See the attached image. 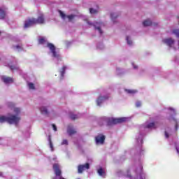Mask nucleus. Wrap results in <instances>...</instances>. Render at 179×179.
I'll use <instances>...</instances> for the list:
<instances>
[{
    "label": "nucleus",
    "mask_w": 179,
    "mask_h": 179,
    "mask_svg": "<svg viewBox=\"0 0 179 179\" xmlns=\"http://www.w3.org/2000/svg\"><path fill=\"white\" fill-rule=\"evenodd\" d=\"M159 124L156 120H153L152 117H150L149 120H146L143 124H140L138 132L136 136V145L139 148L138 166L135 171L136 178L134 179H146V173L143 172V166L141 157L145 154V148H143V138L149 130L156 129L159 127Z\"/></svg>",
    "instance_id": "f257e3e1"
},
{
    "label": "nucleus",
    "mask_w": 179,
    "mask_h": 179,
    "mask_svg": "<svg viewBox=\"0 0 179 179\" xmlns=\"http://www.w3.org/2000/svg\"><path fill=\"white\" fill-rule=\"evenodd\" d=\"M177 113L174 108H168V115L166 119L171 122L174 124V128L171 127L165 128V138L169 140L170 138L173 139V136L176 134L179 129V117L176 116Z\"/></svg>",
    "instance_id": "f03ea898"
},
{
    "label": "nucleus",
    "mask_w": 179,
    "mask_h": 179,
    "mask_svg": "<svg viewBox=\"0 0 179 179\" xmlns=\"http://www.w3.org/2000/svg\"><path fill=\"white\" fill-rule=\"evenodd\" d=\"M13 112L14 113L10 114L8 116L0 115V122H8L10 124H19L21 120L22 109L21 108L14 107Z\"/></svg>",
    "instance_id": "7ed1b4c3"
},
{
    "label": "nucleus",
    "mask_w": 179,
    "mask_h": 179,
    "mask_svg": "<svg viewBox=\"0 0 179 179\" xmlns=\"http://www.w3.org/2000/svg\"><path fill=\"white\" fill-rule=\"evenodd\" d=\"M47 47L49 48V55H51L54 59L57 61H60L62 59L59 51L57 50L55 45L52 43H47Z\"/></svg>",
    "instance_id": "20e7f679"
},
{
    "label": "nucleus",
    "mask_w": 179,
    "mask_h": 179,
    "mask_svg": "<svg viewBox=\"0 0 179 179\" xmlns=\"http://www.w3.org/2000/svg\"><path fill=\"white\" fill-rule=\"evenodd\" d=\"M131 117H105L108 125L116 124L117 123H122L123 122H128Z\"/></svg>",
    "instance_id": "39448f33"
},
{
    "label": "nucleus",
    "mask_w": 179,
    "mask_h": 179,
    "mask_svg": "<svg viewBox=\"0 0 179 179\" xmlns=\"http://www.w3.org/2000/svg\"><path fill=\"white\" fill-rule=\"evenodd\" d=\"M53 170L55 173V177L53 179H65L62 176V173L59 164H54Z\"/></svg>",
    "instance_id": "423d86ee"
},
{
    "label": "nucleus",
    "mask_w": 179,
    "mask_h": 179,
    "mask_svg": "<svg viewBox=\"0 0 179 179\" xmlns=\"http://www.w3.org/2000/svg\"><path fill=\"white\" fill-rule=\"evenodd\" d=\"M87 22L90 26H94L95 29L98 30L100 34H103V30H101V27L105 25L103 22H94V23H92V22L87 20Z\"/></svg>",
    "instance_id": "0eeeda50"
},
{
    "label": "nucleus",
    "mask_w": 179,
    "mask_h": 179,
    "mask_svg": "<svg viewBox=\"0 0 179 179\" xmlns=\"http://www.w3.org/2000/svg\"><path fill=\"white\" fill-rule=\"evenodd\" d=\"M40 110L43 115H50L51 112H53L51 105H43L41 106Z\"/></svg>",
    "instance_id": "6e6552de"
},
{
    "label": "nucleus",
    "mask_w": 179,
    "mask_h": 179,
    "mask_svg": "<svg viewBox=\"0 0 179 179\" xmlns=\"http://www.w3.org/2000/svg\"><path fill=\"white\" fill-rule=\"evenodd\" d=\"M109 99V95H99L96 99V103L98 106H101L102 103L107 101Z\"/></svg>",
    "instance_id": "1a4fd4ad"
},
{
    "label": "nucleus",
    "mask_w": 179,
    "mask_h": 179,
    "mask_svg": "<svg viewBox=\"0 0 179 179\" xmlns=\"http://www.w3.org/2000/svg\"><path fill=\"white\" fill-rule=\"evenodd\" d=\"M34 24H36V18L35 17H31V19H27V20H24V28L27 29L28 27H31V26H34Z\"/></svg>",
    "instance_id": "9d476101"
},
{
    "label": "nucleus",
    "mask_w": 179,
    "mask_h": 179,
    "mask_svg": "<svg viewBox=\"0 0 179 179\" xmlns=\"http://www.w3.org/2000/svg\"><path fill=\"white\" fill-rule=\"evenodd\" d=\"M18 43L17 44H14L13 45V49L15 51H17V52H20V51H23L24 50V47H23V44L22 43H21L20 38L17 39Z\"/></svg>",
    "instance_id": "9b49d317"
},
{
    "label": "nucleus",
    "mask_w": 179,
    "mask_h": 179,
    "mask_svg": "<svg viewBox=\"0 0 179 179\" xmlns=\"http://www.w3.org/2000/svg\"><path fill=\"white\" fill-rule=\"evenodd\" d=\"M105 140H106V136H103V134H98V136L95 137L96 144L97 145L104 144Z\"/></svg>",
    "instance_id": "f8f14e48"
},
{
    "label": "nucleus",
    "mask_w": 179,
    "mask_h": 179,
    "mask_svg": "<svg viewBox=\"0 0 179 179\" xmlns=\"http://www.w3.org/2000/svg\"><path fill=\"white\" fill-rule=\"evenodd\" d=\"M90 165L89 163L85 164L83 165H78V173H83L84 171L90 169Z\"/></svg>",
    "instance_id": "ddd939ff"
},
{
    "label": "nucleus",
    "mask_w": 179,
    "mask_h": 179,
    "mask_svg": "<svg viewBox=\"0 0 179 179\" xmlns=\"http://www.w3.org/2000/svg\"><path fill=\"white\" fill-rule=\"evenodd\" d=\"M162 41L168 45V47L171 48L175 44V40L171 37H169L167 38H164Z\"/></svg>",
    "instance_id": "4468645a"
},
{
    "label": "nucleus",
    "mask_w": 179,
    "mask_h": 179,
    "mask_svg": "<svg viewBox=\"0 0 179 179\" xmlns=\"http://www.w3.org/2000/svg\"><path fill=\"white\" fill-rule=\"evenodd\" d=\"M1 80L5 85H10L11 83H13V79L8 76H1Z\"/></svg>",
    "instance_id": "2eb2a0df"
},
{
    "label": "nucleus",
    "mask_w": 179,
    "mask_h": 179,
    "mask_svg": "<svg viewBox=\"0 0 179 179\" xmlns=\"http://www.w3.org/2000/svg\"><path fill=\"white\" fill-rule=\"evenodd\" d=\"M67 133L69 136H72L73 134H75V133H76V129H74L73 126L69 124L67 127Z\"/></svg>",
    "instance_id": "dca6fc26"
},
{
    "label": "nucleus",
    "mask_w": 179,
    "mask_h": 179,
    "mask_svg": "<svg viewBox=\"0 0 179 179\" xmlns=\"http://www.w3.org/2000/svg\"><path fill=\"white\" fill-rule=\"evenodd\" d=\"M67 69V66H62V69L59 71L60 79L62 80L64 78V75L66 73V71Z\"/></svg>",
    "instance_id": "f3484780"
},
{
    "label": "nucleus",
    "mask_w": 179,
    "mask_h": 179,
    "mask_svg": "<svg viewBox=\"0 0 179 179\" xmlns=\"http://www.w3.org/2000/svg\"><path fill=\"white\" fill-rule=\"evenodd\" d=\"M6 15V10L5 7H0V19H4Z\"/></svg>",
    "instance_id": "a211bd4d"
},
{
    "label": "nucleus",
    "mask_w": 179,
    "mask_h": 179,
    "mask_svg": "<svg viewBox=\"0 0 179 179\" xmlns=\"http://www.w3.org/2000/svg\"><path fill=\"white\" fill-rule=\"evenodd\" d=\"M98 174L99 176H101V178H106V171L103 169V168L98 169Z\"/></svg>",
    "instance_id": "6ab92c4d"
},
{
    "label": "nucleus",
    "mask_w": 179,
    "mask_h": 179,
    "mask_svg": "<svg viewBox=\"0 0 179 179\" xmlns=\"http://www.w3.org/2000/svg\"><path fill=\"white\" fill-rule=\"evenodd\" d=\"M45 19L43 15L38 16V19H35V24L36 23H44Z\"/></svg>",
    "instance_id": "aec40b11"
},
{
    "label": "nucleus",
    "mask_w": 179,
    "mask_h": 179,
    "mask_svg": "<svg viewBox=\"0 0 179 179\" xmlns=\"http://www.w3.org/2000/svg\"><path fill=\"white\" fill-rule=\"evenodd\" d=\"M119 16L117 13H110V17L114 23L117 22V17Z\"/></svg>",
    "instance_id": "412c9836"
},
{
    "label": "nucleus",
    "mask_w": 179,
    "mask_h": 179,
    "mask_svg": "<svg viewBox=\"0 0 179 179\" xmlns=\"http://www.w3.org/2000/svg\"><path fill=\"white\" fill-rule=\"evenodd\" d=\"M143 26H150L151 24H152V21L151 20V19H146L145 20H144V22H143Z\"/></svg>",
    "instance_id": "4be33fe9"
},
{
    "label": "nucleus",
    "mask_w": 179,
    "mask_h": 179,
    "mask_svg": "<svg viewBox=\"0 0 179 179\" xmlns=\"http://www.w3.org/2000/svg\"><path fill=\"white\" fill-rule=\"evenodd\" d=\"M8 66L12 71H20V67L17 65H8Z\"/></svg>",
    "instance_id": "5701e85b"
},
{
    "label": "nucleus",
    "mask_w": 179,
    "mask_h": 179,
    "mask_svg": "<svg viewBox=\"0 0 179 179\" xmlns=\"http://www.w3.org/2000/svg\"><path fill=\"white\" fill-rule=\"evenodd\" d=\"M124 73V69H121V68H116V74L118 76H121Z\"/></svg>",
    "instance_id": "b1692460"
},
{
    "label": "nucleus",
    "mask_w": 179,
    "mask_h": 179,
    "mask_svg": "<svg viewBox=\"0 0 179 179\" xmlns=\"http://www.w3.org/2000/svg\"><path fill=\"white\" fill-rule=\"evenodd\" d=\"M131 169H129L127 173H124V176H126L128 179H133L131 175Z\"/></svg>",
    "instance_id": "393cba45"
},
{
    "label": "nucleus",
    "mask_w": 179,
    "mask_h": 179,
    "mask_svg": "<svg viewBox=\"0 0 179 179\" xmlns=\"http://www.w3.org/2000/svg\"><path fill=\"white\" fill-rule=\"evenodd\" d=\"M48 141H49L50 148L51 149V151H54V145L52 144V141H51L50 136H49L48 137Z\"/></svg>",
    "instance_id": "a878e982"
},
{
    "label": "nucleus",
    "mask_w": 179,
    "mask_h": 179,
    "mask_svg": "<svg viewBox=\"0 0 179 179\" xmlns=\"http://www.w3.org/2000/svg\"><path fill=\"white\" fill-rule=\"evenodd\" d=\"M126 40H127V44H128L129 45H132L133 41H132V40H131V37H130L129 36H127Z\"/></svg>",
    "instance_id": "bb28decb"
},
{
    "label": "nucleus",
    "mask_w": 179,
    "mask_h": 179,
    "mask_svg": "<svg viewBox=\"0 0 179 179\" xmlns=\"http://www.w3.org/2000/svg\"><path fill=\"white\" fill-rule=\"evenodd\" d=\"M174 147L176 148L178 154H179V141L174 142Z\"/></svg>",
    "instance_id": "cd10ccee"
},
{
    "label": "nucleus",
    "mask_w": 179,
    "mask_h": 179,
    "mask_svg": "<svg viewBox=\"0 0 179 179\" xmlns=\"http://www.w3.org/2000/svg\"><path fill=\"white\" fill-rule=\"evenodd\" d=\"M96 48L99 50H103L105 46L104 44H103V43H99L96 45Z\"/></svg>",
    "instance_id": "c85d7f7f"
},
{
    "label": "nucleus",
    "mask_w": 179,
    "mask_h": 179,
    "mask_svg": "<svg viewBox=\"0 0 179 179\" xmlns=\"http://www.w3.org/2000/svg\"><path fill=\"white\" fill-rule=\"evenodd\" d=\"M38 42L40 44H45L46 43V40H45V38H44V37H41L38 39Z\"/></svg>",
    "instance_id": "c756f323"
},
{
    "label": "nucleus",
    "mask_w": 179,
    "mask_h": 179,
    "mask_svg": "<svg viewBox=\"0 0 179 179\" xmlns=\"http://www.w3.org/2000/svg\"><path fill=\"white\" fill-rule=\"evenodd\" d=\"M28 87L30 90H34V89H35V86H34V83H28Z\"/></svg>",
    "instance_id": "7c9ffc66"
},
{
    "label": "nucleus",
    "mask_w": 179,
    "mask_h": 179,
    "mask_svg": "<svg viewBox=\"0 0 179 179\" xmlns=\"http://www.w3.org/2000/svg\"><path fill=\"white\" fill-rule=\"evenodd\" d=\"M126 93H128V94H135V93H137V90H125Z\"/></svg>",
    "instance_id": "2f4dec72"
},
{
    "label": "nucleus",
    "mask_w": 179,
    "mask_h": 179,
    "mask_svg": "<svg viewBox=\"0 0 179 179\" xmlns=\"http://www.w3.org/2000/svg\"><path fill=\"white\" fill-rule=\"evenodd\" d=\"M173 34L176 36V37H179V29H174L173 30Z\"/></svg>",
    "instance_id": "473e14b6"
},
{
    "label": "nucleus",
    "mask_w": 179,
    "mask_h": 179,
    "mask_svg": "<svg viewBox=\"0 0 179 179\" xmlns=\"http://www.w3.org/2000/svg\"><path fill=\"white\" fill-rule=\"evenodd\" d=\"M59 13L60 15V16L62 17V19H65L66 18V13H63V11H61V10H59Z\"/></svg>",
    "instance_id": "72a5a7b5"
},
{
    "label": "nucleus",
    "mask_w": 179,
    "mask_h": 179,
    "mask_svg": "<svg viewBox=\"0 0 179 179\" xmlns=\"http://www.w3.org/2000/svg\"><path fill=\"white\" fill-rule=\"evenodd\" d=\"M76 15L73 14H71V15H67V17L69 19V20H72L73 19H74Z\"/></svg>",
    "instance_id": "f704fd0d"
},
{
    "label": "nucleus",
    "mask_w": 179,
    "mask_h": 179,
    "mask_svg": "<svg viewBox=\"0 0 179 179\" xmlns=\"http://www.w3.org/2000/svg\"><path fill=\"white\" fill-rule=\"evenodd\" d=\"M62 145H69V141L66 139H64L62 141V142L61 143Z\"/></svg>",
    "instance_id": "c9c22d12"
},
{
    "label": "nucleus",
    "mask_w": 179,
    "mask_h": 179,
    "mask_svg": "<svg viewBox=\"0 0 179 179\" xmlns=\"http://www.w3.org/2000/svg\"><path fill=\"white\" fill-rule=\"evenodd\" d=\"M141 105H142L141 101H136V106H137V108H139L140 106H141Z\"/></svg>",
    "instance_id": "e433bc0d"
},
{
    "label": "nucleus",
    "mask_w": 179,
    "mask_h": 179,
    "mask_svg": "<svg viewBox=\"0 0 179 179\" xmlns=\"http://www.w3.org/2000/svg\"><path fill=\"white\" fill-rule=\"evenodd\" d=\"M78 117V115H75V114H71L70 115L71 119H73V120L77 119Z\"/></svg>",
    "instance_id": "4c0bfd02"
},
{
    "label": "nucleus",
    "mask_w": 179,
    "mask_h": 179,
    "mask_svg": "<svg viewBox=\"0 0 179 179\" xmlns=\"http://www.w3.org/2000/svg\"><path fill=\"white\" fill-rule=\"evenodd\" d=\"M97 10H94V8H90V13H96Z\"/></svg>",
    "instance_id": "58836bf2"
},
{
    "label": "nucleus",
    "mask_w": 179,
    "mask_h": 179,
    "mask_svg": "<svg viewBox=\"0 0 179 179\" xmlns=\"http://www.w3.org/2000/svg\"><path fill=\"white\" fill-rule=\"evenodd\" d=\"M132 66L134 69H138V65H136V64H134V62H132Z\"/></svg>",
    "instance_id": "ea45409f"
},
{
    "label": "nucleus",
    "mask_w": 179,
    "mask_h": 179,
    "mask_svg": "<svg viewBox=\"0 0 179 179\" xmlns=\"http://www.w3.org/2000/svg\"><path fill=\"white\" fill-rule=\"evenodd\" d=\"M52 126L53 130H54L55 131H57V127L56 124H52Z\"/></svg>",
    "instance_id": "a19ab883"
},
{
    "label": "nucleus",
    "mask_w": 179,
    "mask_h": 179,
    "mask_svg": "<svg viewBox=\"0 0 179 179\" xmlns=\"http://www.w3.org/2000/svg\"><path fill=\"white\" fill-rule=\"evenodd\" d=\"M122 173H123V172H122V171H120L119 172V175H120V174H122Z\"/></svg>",
    "instance_id": "79ce46f5"
},
{
    "label": "nucleus",
    "mask_w": 179,
    "mask_h": 179,
    "mask_svg": "<svg viewBox=\"0 0 179 179\" xmlns=\"http://www.w3.org/2000/svg\"><path fill=\"white\" fill-rule=\"evenodd\" d=\"M30 136V133L27 132V136L29 137Z\"/></svg>",
    "instance_id": "37998d69"
},
{
    "label": "nucleus",
    "mask_w": 179,
    "mask_h": 179,
    "mask_svg": "<svg viewBox=\"0 0 179 179\" xmlns=\"http://www.w3.org/2000/svg\"><path fill=\"white\" fill-rule=\"evenodd\" d=\"M169 144H171V145H173V143H171V141H169Z\"/></svg>",
    "instance_id": "c03bdc74"
},
{
    "label": "nucleus",
    "mask_w": 179,
    "mask_h": 179,
    "mask_svg": "<svg viewBox=\"0 0 179 179\" xmlns=\"http://www.w3.org/2000/svg\"><path fill=\"white\" fill-rule=\"evenodd\" d=\"M84 19H85V20H87V16H84Z\"/></svg>",
    "instance_id": "a18cd8bd"
},
{
    "label": "nucleus",
    "mask_w": 179,
    "mask_h": 179,
    "mask_svg": "<svg viewBox=\"0 0 179 179\" xmlns=\"http://www.w3.org/2000/svg\"><path fill=\"white\" fill-rule=\"evenodd\" d=\"M0 176H3L2 172H0Z\"/></svg>",
    "instance_id": "49530a36"
},
{
    "label": "nucleus",
    "mask_w": 179,
    "mask_h": 179,
    "mask_svg": "<svg viewBox=\"0 0 179 179\" xmlns=\"http://www.w3.org/2000/svg\"><path fill=\"white\" fill-rule=\"evenodd\" d=\"M57 159V158H53V160Z\"/></svg>",
    "instance_id": "de8ad7c7"
},
{
    "label": "nucleus",
    "mask_w": 179,
    "mask_h": 179,
    "mask_svg": "<svg viewBox=\"0 0 179 179\" xmlns=\"http://www.w3.org/2000/svg\"><path fill=\"white\" fill-rule=\"evenodd\" d=\"M10 105H13V103H10Z\"/></svg>",
    "instance_id": "09e8293b"
},
{
    "label": "nucleus",
    "mask_w": 179,
    "mask_h": 179,
    "mask_svg": "<svg viewBox=\"0 0 179 179\" xmlns=\"http://www.w3.org/2000/svg\"><path fill=\"white\" fill-rule=\"evenodd\" d=\"M0 34H1V31H0Z\"/></svg>",
    "instance_id": "8fccbe9b"
},
{
    "label": "nucleus",
    "mask_w": 179,
    "mask_h": 179,
    "mask_svg": "<svg viewBox=\"0 0 179 179\" xmlns=\"http://www.w3.org/2000/svg\"><path fill=\"white\" fill-rule=\"evenodd\" d=\"M178 43H179V41H178Z\"/></svg>",
    "instance_id": "3c124183"
}]
</instances>
